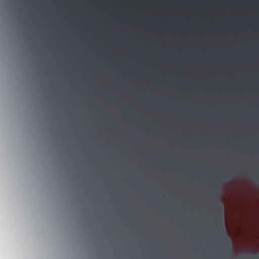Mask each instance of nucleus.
<instances>
[{
    "mask_svg": "<svg viewBox=\"0 0 259 259\" xmlns=\"http://www.w3.org/2000/svg\"><path fill=\"white\" fill-rule=\"evenodd\" d=\"M218 200V217L219 218V221L221 224V228L220 229V231L223 234V238L226 241V247L227 250L229 251L230 254L232 255V251H233V245L228 240L226 236L225 235L224 229L223 226V217H224V212H223V207H224V203L222 200L218 198L217 199Z\"/></svg>",
    "mask_w": 259,
    "mask_h": 259,
    "instance_id": "obj_1",
    "label": "nucleus"
},
{
    "mask_svg": "<svg viewBox=\"0 0 259 259\" xmlns=\"http://www.w3.org/2000/svg\"><path fill=\"white\" fill-rule=\"evenodd\" d=\"M215 189L219 192L220 193L222 192V187L221 185H218Z\"/></svg>",
    "mask_w": 259,
    "mask_h": 259,
    "instance_id": "obj_2",
    "label": "nucleus"
},
{
    "mask_svg": "<svg viewBox=\"0 0 259 259\" xmlns=\"http://www.w3.org/2000/svg\"><path fill=\"white\" fill-rule=\"evenodd\" d=\"M231 177L230 176V174H228V175H226V176H225L224 177V179H225V180H229V179H230L231 178Z\"/></svg>",
    "mask_w": 259,
    "mask_h": 259,
    "instance_id": "obj_3",
    "label": "nucleus"
}]
</instances>
